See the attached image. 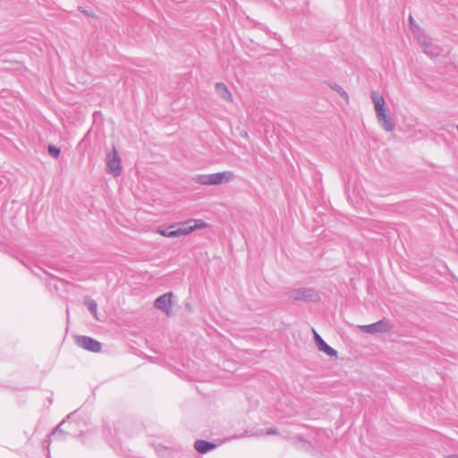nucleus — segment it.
<instances>
[{
    "mask_svg": "<svg viewBox=\"0 0 458 458\" xmlns=\"http://www.w3.org/2000/svg\"><path fill=\"white\" fill-rule=\"evenodd\" d=\"M157 455L159 458H191L193 454L189 446H183L180 444H174L166 446L162 444H152Z\"/></svg>",
    "mask_w": 458,
    "mask_h": 458,
    "instance_id": "obj_1",
    "label": "nucleus"
},
{
    "mask_svg": "<svg viewBox=\"0 0 458 458\" xmlns=\"http://www.w3.org/2000/svg\"><path fill=\"white\" fill-rule=\"evenodd\" d=\"M287 295L293 301L318 302L320 301L318 293L314 288L310 287L293 288Z\"/></svg>",
    "mask_w": 458,
    "mask_h": 458,
    "instance_id": "obj_2",
    "label": "nucleus"
},
{
    "mask_svg": "<svg viewBox=\"0 0 458 458\" xmlns=\"http://www.w3.org/2000/svg\"><path fill=\"white\" fill-rule=\"evenodd\" d=\"M233 176L232 172L227 171L208 174H198L195 182L201 185H219L231 181Z\"/></svg>",
    "mask_w": 458,
    "mask_h": 458,
    "instance_id": "obj_3",
    "label": "nucleus"
},
{
    "mask_svg": "<svg viewBox=\"0 0 458 458\" xmlns=\"http://www.w3.org/2000/svg\"><path fill=\"white\" fill-rule=\"evenodd\" d=\"M103 435L105 438L108 441L110 447L120 456L122 457H129L130 450L123 445L121 442L120 437H117V432H114V437L109 438L112 436L111 427L108 424L104 425L103 427Z\"/></svg>",
    "mask_w": 458,
    "mask_h": 458,
    "instance_id": "obj_4",
    "label": "nucleus"
},
{
    "mask_svg": "<svg viewBox=\"0 0 458 458\" xmlns=\"http://www.w3.org/2000/svg\"><path fill=\"white\" fill-rule=\"evenodd\" d=\"M394 327L390 319L383 318L382 319L372 324L364 325L360 327L363 333L369 335L384 334L390 332Z\"/></svg>",
    "mask_w": 458,
    "mask_h": 458,
    "instance_id": "obj_5",
    "label": "nucleus"
},
{
    "mask_svg": "<svg viewBox=\"0 0 458 458\" xmlns=\"http://www.w3.org/2000/svg\"><path fill=\"white\" fill-rule=\"evenodd\" d=\"M106 165L107 173L111 174L114 177H117L121 174L123 170L122 161L114 146L106 156Z\"/></svg>",
    "mask_w": 458,
    "mask_h": 458,
    "instance_id": "obj_6",
    "label": "nucleus"
},
{
    "mask_svg": "<svg viewBox=\"0 0 458 458\" xmlns=\"http://www.w3.org/2000/svg\"><path fill=\"white\" fill-rule=\"evenodd\" d=\"M80 418V413H79V410L77 411H74L73 412H71L67 417H66V420H64L61 423H59L53 430L52 432L49 434L48 437L50 439V441H54V440H60V441H63V440H65L66 439V436H67V433L64 432L63 429H62V427L64 425L66 424L67 421L69 420H79Z\"/></svg>",
    "mask_w": 458,
    "mask_h": 458,
    "instance_id": "obj_7",
    "label": "nucleus"
},
{
    "mask_svg": "<svg viewBox=\"0 0 458 458\" xmlns=\"http://www.w3.org/2000/svg\"><path fill=\"white\" fill-rule=\"evenodd\" d=\"M75 343L79 347L96 353L102 349V344L90 336L78 335L75 338Z\"/></svg>",
    "mask_w": 458,
    "mask_h": 458,
    "instance_id": "obj_8",
    "label": "nucleus"
},
{
    "mask_svg": "<svg viewBox=\"0 0 458 458\" xmlns=\"http://www.w3.org/2000/svg\"><path fill=\"white\" fill-rule=\"evenodd\" d=\"M173 298L174 293L172 292L165 293L156 299L155 307L170 316L172 314Z\"/></svg>",
    "mask_w": 458,
    "mask_h": 458,
    "instance_id": "obj_9",
    "label": "nucleus"
},
{
    "mask_svg": "<svg viewBox=\"0 0 458 458\" xmlns=\"http://www.w3.org/2000/svg\"><path fill=\"white\" fill-rule=\"evenodd\" d=\"M379 125L386 131L392 132L395 130V123L387 114V110L376 114Z\"/></svg>",
    "mask_w": 458,
    "mask_h": 458,
    "instance_id": "obj_10",
    "label": "nucleus"
},
{
    "mask_svg": "<svg viewBox=\"0 0 458 458\" xmlns=\"http://www.w3.org/2000/svg\"><path fill=\"white\" fill-rule=\"evenodd\" d=\"M370 98L374 104L376 114L386 110L385 98L379 93L371 91Z\"/></svg>",
    "mask_w": 458,
    "mask_h": 458,
    "instance_id": "obj_11",
    "label": "nucleus"
},
{
    "mask_svg": "<svg viewBox=\"0 0 458 458\" xmlns=\"http://www.w3.org/2000/svg\"><path fill=\"white\" fill-rule=\"evenodd\" d=\"M216 447V445L213 442L198 439L194 442V449L199 454H207Z\"/></svg>",
    "mask_w": 458,
    "mask_h": 458,
    "instance_id": "obj_12",
    "label": "nucleus"
},
{
    "mask_svg": "<svg viewBox=\"0 0 458 458\" xmlns=\"http://www.w3.org/2000/svg\"><path fill=\"white\" fill-rule=\"evenodd\" d=\"M216 93L224 100L232 101V94L227 86L223 82H216L215 85Z\"/></svg>",
    "mask_w": 458,
    "mask_h": 458,
    "instance_id": "obj_13",
    "label": "nucleus"
},
{
    "mask_svg": "<svg viewBox=\"0 0 458 458\" xmlns=\"http://www.w3.org/2000/svg\"><path fill=\"white\" fill-rule=\"evenodd\" d=\"M316 347L319 352L326 353L330 358L337 357V351L331 347L325 340L319 342Z\"/></svg>",
    "mask_w": 458,
    "mask_h": 458,
    "instance_id": "obj_14",
    "label": "nucleus"
},
{
    "mask_svg": "<svg viewBox=\"0 0 458 458\" xmlns=\"http://www.w3.org/2000/svg\"><path fill=\"white\" fill-rule=\"evenodd\" d=\"M158 233H160L162 236L167 237V238H176L180 237L179 232L177 230V227L173 225L164 229H159Z\"/></svg>",
    "mask_w": 458,
    "mask_h": 458,
    "instance_id": "obj_15",
    "label": "nucleus"
},
{
    "mask_svg": "<svg viewBox=\"0 0 458 458\" xmlns=\"http://www.w3.org/2000/svg\"><path fill=\"white\" fill-rule=\"evenodd\" d=\"M177 230L179 232L180 236L188 235L193 232V228L191 226V223H190V219L182 222L178 226Z\"/></svg>",
    "mask_w": 458,
    "mask_h": 458,
    "instance_id": "obj_16",
    "label": "nucleus"
},
{
    "mask_svg": "<svg viewBox=\"0 0 458 458\" xmlns=\"http://www.w3.org/2000/svg\"><path fill=\"white\" fill-rule=\"evenodd\" d=\"M85 305L87 307V309L89 310V311L93 315V317L98 320V304L96 302L95 300L93 299H90V298H87L85 300Z\"/></svg>",
    "mask_w": 458,
    "mask_h": 458,
    "instance_id": "obj_17",
    "label": "nucleus"
},
{
    "mask_svg": "<svg viewBox=\"0 0 458 458\" xmlns=\"http://www.w3.org/2000/svg\"><path fill=\"white\" fill-rule=\"evenodd\" d=\"M422 50L429 57H435L439 55L438 47L434 45L432 42L428 45H425V47H423Z\"/></svg>",
    "mask_w": 458,
    "mask_h": 458,
    "instance_id": "obj_18",
    "label": "nucleus"
},
{
    "mask_svg": "<svg viewBox=\"0 0 458 458\" xmlns=\"http://www.w3.org/2000/svg\"><path fill=\"white\" fill-rule=\"evenodd\" d=\"M418 32V41L422 48L425 47V45H428L429 43H431V39L426 35L422 29L420 31Z\"/></svg>",
    "mask_w": 458,
    "mask_h": 458,
    "instance_id": "obj_19",
    "label": "nucleus"
},
{
    "mask_svg": "<svg viewBox=\"0 0 458 458\" xmlns=\"http://www.w3.org/2000/svg\"><path fill=\"white\" fill-rule=\"evenodd\" d=\"M190 223H191V226L193 228V231L198 230V229H203V228H206L208 226V223H206L202 219L191 218L190 219Z\"/></svg>",
    "mask_w": 458,
    "mask_h": 458,
    "instance_id": "obj_20",
    "label": "nucleus"
},
{
    "mask_svg": "<svg viewBox=\"0 0 458 458\" xmlns=\"http://www.w3.org/2000/svg\"><path fill=\"white\" fill-rule=\"evenodd\" d=\"M47 152L54 158H57L61 154V149H60V148L56 147L55 145L49 144L47 146Z\"/></svg>",
    "mask_w": 458,
    "mask_h": 458,
    "instance_id": "obj_21",
    "label": "nucleus"
},
{
    "mask_svg": "<svg viewBox=\"0 0 458 458\" xmlns=\"http://www.w3.org/2000/svg\"><path fill=\"white\" fill-rule=\"evenodd\" d=\"M335 91H336L343 98H344L346 101L348 100V94L347 92L338 84H334L331 87Z\"/></svg>",
    "mask_w": 458,
    "mask_h": 458,
    "instance_id": "obj_22",
    "label": "nucleus"
},
{
    "mask_svg": "<svg viewBox=\"0 0 458 458\" xmlns=\"http://www.w3.org/2000/svg\"><path fill=\"white\" fill-rule=\"evenodd\" d=\"M409 25L412 32L420 31V27L417 24L412 15H410L408 18Z\"/></svg>",
    "mask_w": 458,
    "mask_h": 458,
    "instance_id": "obj_23",
    "label": "nucleus"
},
{
    "mask_svg": "<svg viewBox=\"0 0 458 458\" xmlns=\"http://www.w3.org/2000/svg\"><path fill=\"white\" fill-rule=\"evenodd\" d=\"M313 333H314V343L316 345L318 344H319V342L324 341V339L320 336V335L318 333H317L314 329H313Z\"/></svg>",
    "mask_w": 458,
    "mask_h": 458,
    "instance_id": "obj_24",
    "label": "nucleus"
},
{
    "mask_svg": "<svg viewBox=\"0 0 458 458\" xmlns=\"http://www.w3.org/2000/svg\"><path fill=\"white\" fill-rule=\"evenodd\" d=\"M266 434L267 435H276V434H278V430L276 428H267L266 429Z\"/></svg>",
    "mask_w": 458,
    "mask_h": 458,
    "instance_id": "obj_25",
    "label": "nucleus"
},
{
    "mask_svg": "<svg viewBox=\"0 0 458 458\" xmlns=\"http://www.w3.org/2000/svg\"><path fill=\"white\" fill-rule=\"evenodd\" d=\"M293 440H298L300 442H304V443H307V441L304 439V437L301 436V435H295L293 437ZM309 445H310V443L308 442Z\"/></svg>",
    "mask_w": 458,
    "mask_h": 458,
    "instance_id": "obj_26",
    "label": "nucleus"
},
{
    "mask_svg": "<svg viewBox=\"0 0 458 458\" xmlns=\"http://www.w3.org/2000/svg\"><path fill=\"white\" fill-rule=\"evenodd\" d=\"M79 10H80L82 13H84L86 16H89H89H91V15H92V13H91L90 12H88L87 10H84V9H82L81 7H80V8H79Z\"/></svg>",
    "mask_w": 458,
    "mask_h": 458,
    "instance_id": "obj_27",
    "label": "nucleus"
},
{
    "mask_svg": "<svg viewBox=\"0 0 458 458\" xmlns=\"http://www.w3.org/2000/svg\"><path fill=\"white\" fill-rule=\"evenodd\" d=\"M445 458H458V454H449L446 455Z\"/></svg>",
    "mask_w": 458,
    "mask_h": 458,
    "instance_id": "obj_28",
    "label": "nucleus"
},
{
    "mask_svg": "<svg viewBox=\"0 0 458 458\" xmlns=\"http://www.w3.org/2000/svg\"><path fill=\"white\" fill-rule=\"evenodd\" d=\"M278 37H279V36H278L276 33H273V38H276V39H277V38H278Z\"/></svg>",
    "mask_w": 458,
    "mask_h": 458,
    "instance_id": "obj_29",
    "label": "nucleus"
}]
</instances>
